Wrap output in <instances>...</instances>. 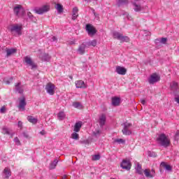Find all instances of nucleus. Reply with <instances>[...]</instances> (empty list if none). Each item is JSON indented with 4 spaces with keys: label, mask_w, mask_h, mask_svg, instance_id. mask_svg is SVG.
<instances>
[{
    "label": "nucleus",
    "mask_w": 179,
    "mask_h": 179,
    "mask_svg": "<svg viewBox=\"0 0 179 179\" xmlns=\"http://www.w3.org/2000/svg\"><path fill=\"white\" fill-rule=\"evenodd\" d=\"M157 141L159 142V145L164 148H169V146H170V139H169L164 134H161L157 138Z\"/></svg>",
    "instance_id": "obj_1"
},
{
    "label": "nucleus",
    "mask_w": 179,
    "mask_h": 179,
    "mask_svg": "<svg viewBox=\"0 0 179 179\" xmlns=\"http://www.w3.org/2000/svg\"><path fill=\"white\" fill-rule=\"evenodd\" d=\"M122 125L123 127V129L122 130L123 135H126V136L132 135V131H131L132 123L125 122Z\"/></svg>",
    "instance_id": "obj_2"
},
{
    "label": "nucleus",
    "mask_w": 179,
    "mask_h": 179,
    "mask_svg": "<svg viewBox=\"0 0 179 179\" xmlns=\"http://www.w3.org/2000/svg\"><path fill=\"white\" fill-rule=\"evenodd\" d=\"M113 38H117V40H120L121 43H128V41H129V38L128 36H125L122 35V34L117 31L113 32Z\"/></svg>",
    "instance_id": "obj_3"
},
{
    "label": "nucleus",
    "mask_w": 179,
    "mask_h": 179,
    "mask_svg": "<svg viewBox=\"0 0 179 179\" xmlns=\"http://www.w3.org/2000/svg\"><path fill=\"white\" fill-rule=\"evenodd\" d=\"M49 10L50 6L48 5H44L42 7L36 8L34 9V12H35V13H37V15H43V13H46V12H48Z\"/></svg>",
    "instance_id": "obj_4"
},
{
    "label": "nucleus",
    "mask_w": 179,
    "mask_h": 179,
    "mask_svg": "<svg viewBox=\"0 0 179 179\" xmlns=\"http://www.w3.org/2000/svg\"><path fill=\"white\" fill-rule=\"evenodd\" d=\"M55 85L51 83H48L45 86V90L48 94H50V96H53L55 93Z\"/></svg>",
    "instance_id": "obj_5"
},
{
    "label": "nucleus",
    "mask_w": 179,
    "mask_h": 179,
    "mask_svg": "<svg viewBox=\"0 0 179 179\" xmlns=\"http://www.w3.org/2000/svg\"><path fill=\"white\" fill-rule=\"evenodd\" d=\"M159 80H160V76L156 73L152 74L148 78V83L150 85H155V83H157Z\"/></svg>",
    "instance_id": "obj_6"
},
{
    "label": "nucleus",
    "mask_w": 179,
    "mask_h": 179,
    "mask_svg": "<svg viewBox=\"0 0 179 179\" xmlns=\"http://www.w3.org/2000/svg\"><path fill=\"white\" fill-rule=\"evenodd\" d=\"M23 28L22 27V25L15 24L12 25L10 27V31L11 33H13V31H15L18 36H22V29Z\"/></svg>",
    "instance_id": "obj_7"
},
{
    "label": "nucleus",
    "mask_w": 179,
    "mask_h": 179,
    "mask_svg": "<svg viewBox=\"0 0 179 179\" xmlns=\"http://www.w3.org/2000/svg\"><path fill=\"white\" fill-rule=\"evenodd\" d=\"M132 164H131V162L129 160L127 159H123L121 164L120 167L124 170H131Z\"/></svg>",
    "instance_id": "obj_8"
},
{
    "label": "nucleus",
    "mask_w": 179,
    "mask_h": 179,
    "mask_svg": "<svg viewBox=\"0 0 179 179\" xmlns=\"http://www.w3.org/2000/svg\"><path fill=\"white\" fill-rule=\"evenodd\" d=\"M85 29L89 36H94L95 34L97 33V30H96L95 28H94V27L90 24H86Z\"/></svg>",
    "instance_id": "obj_9"
},
{
    "label": "nucleus",
    "mask_w": 179,
    "mask_h": 179,
    "mask_svg": "<svg viewBox=\"0 0 179 179\" xmlns=\"http://www.w3.org/2000/svg\"><path fill=\"white\" fill-rule=\"evenodd\" d=\"M87 47V45L85 43H83L81 45L78 46V48L77 50V52L80 54V55H83L85 52H86V48Z\"/></svg>",
    "instance_id": "obj_10"
},
{
    "label": "nucleus",
    "mask_w": 179,
    "mask_h": 179,
    "mask_svg": "<svg viewBox=\"0 0 179 179\" xmlns=\"http://www.w3.org/2000/svg\"><path fill=\"white\" fill-rule=\"evenodd\" d=\"M24 62L27 65H29V66H31V69H36L37 68V65L34 64L33 60L29 57H24Z\"/></svg>",
    "instance_id": "obj_11"
},
{
    "label": "nucleus",
    "mask_w": 179,
    "mask_h": 179,
    "mask_svg": "<svg viewBox=\"0 0 179 179\" xmlns=\"http://www.w3.org/2000/svg\"><path fill=\"white\" fill-rule=\"evenodd\" d=\"M26 106H27V103L26 102V98L22 97V99H20V104L18 105V108L24 111L26 110Z\"/></svg>",
    "instance_id": "obj_12"
},
{
    "label": "nucleus",
    "mask_w": 179,
    "mask_h": 179,
    "mask_svg": "<svg viewBox=\"0 0 179 179\" xmlns=\"http://www.w3.org/2000/svg\"><path fill=\"white\" fill-rule=\"evenodd\" d=\"M76 87H77V89H86L87 85L85 83V81L80 80L76 81Z\"/></svg>",
    "instance_id": "obj_13"
},
{
    "label": "nucleus",
    "mask_w": 179,
    "mask_h": 179,
    "mask_svg": "<svg viewBox=\"0 0 179 179\" xmlns=\"http://www.w3.org/2000/svg\"><path fill=\"white\" fill-rule=\"evenodd\" d=\"M115 72L118 73V75H126L127 74V69L122 67L121 66H117Z\"/></svg>",
    "instance_id": "obj_14"
},
{
    "label": "nucleus",
    "mask_w": 179,
    "mask_h": 179,
    "mask_svg": "<svg viewBox=\"0 0 179 179\" xmlns=\"http://www.w3.org/2000/svg\"><path fill=\"white\" fill-rule=\"evenodd\" d=\"M10 176H12V171H10V169L6 167L3 171V177H4L5 179H9Z\"/></svg>",
    "instance_id": "obj_15"
},
{
    "label": "nucleus",
    "mask_w": 179,
    "mask_h": 179,
    "mask_svg": "<svg viewBox=\"0 0 179 179\" xmlns=\"http://www.w3.org/2000/svg\"><path fill=\"white\" fill-rule=\"evenodd\" d=\"M121 104V98L117 96L112 97V106L117 107Z\"/></svg>",
    "instance_id": "obj_16"
},
{
    "label": "nucleus",
    "mask_w": 179,
    "mask_h": 179,
    "mask_svg": "<svg viewBox=\"0 0 179 179\" xmlns=\"http://www.w3.org/2000/svg\"><path fill=\"white\" fill-rule=\"evenodd\" d=\"M107 120V117H106L105 114H102L100 117H99V124L101 128H103V127L104 125H106V121Z\"/></svg>",
    "instance_id": "obj_17"
},
{
    "label": "nucleus",
    "mask_w": 179,
    "mask_h": 179,
    "mask_svg": "<svg viewBox=\"0 0 179 179\" xmlns=\"http://www.w3.org/2000/svg\"><path fill=\"white\" fill-rule=\"evenodd\" d=\"M159 167L160 169H165L167 171H171L173 170V167L164 162H161Z\"/></svg>",
    "instance_id": "obj_18"
},
{
    "label": "nucleus",
    "mask_w": 179,
    "mask_h": 179,
    "mask_svg": "<svg viewBox=\"0 0 179 179\" xmlns=\"http://www.w3.org/2000/svg\"><path fill=\"white\" fill-rule=\"evenodd\" d=\"M21 10H23V6H22V5L17 4L13 8V12H14L15 16H19V13H20Z\"/></svg>",
    "instance_id": "obj_19"
},
{
    "label": "nucleus",
    "mask_w": 179,
    "mask_h": 179,
    "mask_svg": "<svg viewBox=\"0 0 179 179\" xmlns=\"http://www.w3.org/2000/svg\"><path fill=\"white\" fill-rule=\"evenodd\" d=\"M82 125H83V122L78 121L74 125L73 131L74 132H79L80 129L82 128Z\"/></svg>",
    "instance_id": "obj_20"
},
{
    "label": "nucleus",
    "mask_w": 179,
    "mask_h": 179,
    "mask_svg": "<svg viewBox=\"0 0 179 179\" xmlns=\"http://www.w3.org/2000/svg\"><path fill=\"white\" fill-rule=\"evenodd\" d=\"M15 90L20 94H23V85H22V83H17L15 85Z\"/></svg>",
    "instance_id": "obj_21"
},
{
    "label": "nucleus",
    "mask_w": 179,
    "mask_h": 179,
    "mask_svg": "<svg viewBox=\"0 0 179 179\" xmlns=\"http://www.w3.org/2000/svg\"><path fill=\"white\" fill-rule=\"evenodd\" d=\"M17 50L15 48L9 49L8 48H6V52L7 57H10V55H13V54H16Z\"/></svg>",
    "instance_id": "obj_22"
},
{
    "label": "nucleus",
    "mask_w": 179,
    "mask_h": 179,
    "mask_svg": "<svg viewBox=\"0 0 179 179\" xmlns=\"http://www.w3.org/2000/svg\"><path fill=\"white\" fill-rule=\"evenodd\" d=\"M39 58L41 61L48 62L51 57L47 53H42L39 55Z\"/></svg>",
    "instance_id": "obj_23"
},
{
    "label": "nucleus",
    "mask_w": 179,
    "mask_h": 179,
    "mask_svg": "<svg viewBox=\"0 0 179 179\" xmlns=\"http://www.w3.org/2000/svg\"><path fill=\"white\" fill-rule=\"evenodd\" d=\"M78 12H79V9H78V7H74L73 8L72 20H76V19L78 18V16H79V14H78Z\"/></svg>",
    "instance_id": "obj_24"
},
{
    "label": "nucleus",
    "mask_w": 179,
    "mask_h": 179,
    "mask_svg": "<svg viewBox=\"0 0 179 179\" xmlns=\"http://www.w3.org/2000/svg\"><path fill=\"white\" fill-rule=\"evenodd\" d=\"M133 6H134V10L135 12H141V10H143V7L136 3H133Z\"/></svg>",
    "instance_id": "obj_25"
},
{
    "label": "nucleus",
    "mask_w": 179,
    "mask_h": 179,
    "mask_svg": "<svg viewBox=\"0 0 179 179\" xmlns=\"http://www.w3.org/2000/svg\"><path fill=\"white\" fill-rule=\"evenodd\" d=\"M58 159H55L52 162L50 163V170H54L55 167H57V165L58 164Z\"/></svg>",
    "instance_id": "obj_26"
},
{
    "label": "nucleus",
    "mask_w": 179,
    "mask_h": 179,
    "mask_svg": "<svg viewBox=\"0 0 179 179\" xmlns=\"http://www.w3.org/2000/svg\"><path fill=\"white\" fill-rule=\"evenodd\" d=\"M27 118L29 122H31V124H37V121H38L37 118H36L31 115L28 116Z\"/></svg>",
    "instance_id": "obj_27"
},
{
    "label": "nucleus",
    "mask_w": 179,
    "mask_h": 179,
    "mask_svg": "<svg viewBox=\"0 0 179 179\" xmlns=\"http://www.w3.org/2000/svg\"><path fill=\"white\" fill-rule=\"evenodd\" d=\"M123 5H128V0H117V6L120 8V6H122Z\"/></svg>",
    "instance_id": "obj_28"
},
{
    "label": "nucleus",
    "mask_w": 179,
    "mask_h": 179,
    "mask_svg": "<svg viewBox=\"0 0 179 179\" xmlns=\"http://www.w3.org/2000/svg\"><path fill=\"white\" fill-rule=\"evenodd\" d=\"M55 8L57 9L58 13H62V12H64V6H62V5L60 3H57Z\"/></svg>",
    "instance_id": "obj_29"
},
{
    "label": "nucleus",
    "mask_w": 179,
    "mask_h": 179,
    "mask_svg": "<svg viewBox=\"0 0 179 179\" xmlns=\"http://www.w3.org/2000/svg\"><path fill=\"white\" fill-rule=\"evenodd\" d=\"M136 170L138 174H143V171L142 170V165H141V164L137 163Z\"/></svg>",
    "instance_id": "obj_30"
},
{
    "label": "nucleus",
    "mask_w": 179,
    "mask_h": 179,
    "mask_svg": "<svg viewBox=\"0 0 179 179\" xmlns=\"http://www.w3.org/2000/svg\"><path fill=\"white\" fill-rule=\"evenodd\" d=\"M144 174L147 178H153V175L150 173L149 169H145Z\"/></svg>",
    "instance_id": "obj_31"
},
{
    "label": "nucleus",
    "mask_w": 179,
    "mask_h": 179,
    "mask_svg": "<svg viewBox=\"0 0 179 179\" xmlns=\"http://www.w3.org/2000/svg\"><path fill=\"white\" fill-rule=\"evenodd\" d=\"M171 90H178V83L172 82L170 85Z\"/></svg>",
    "instance_id": "obj_32"
},
{
    "label": "nucleus",
    "mask_w": 179,
    "mask_h": 179,
    "mask_svg": "<svg viewBox=\"0 0 179 179\" xmlns=\"http://www.w3.org/2000/svg\"><path fill=\"white\" fill-rule=\"evenodd\" d=\"M87 45L90 47V45H92V47H96L97 45V41L96 39H94L88 43H87Z\"/></svg>",
    "instance_id": "obj_33"
},
{
    "label": "nucleus",
    "mask_w": 179,
    "mask_h": 179,
    "mask_svg": "<svg viewBox=\"0 0 179 179\" xmlns=\"http://www.w3.org/2000/svg\"><path fill=\"white\" fill-rule=\"evenodd\" d=\"M57 117L59 118V120L60 121H62L64 120H65V113L64 112H59L58 114H57Z\"/></svg>",
    "instance_id": "obj_34"
},
{
    "label": "nucleus",
    "mask_w": 179,
    "mask_h": 179,
    "mask_svg": "<svg viewBox=\"0 0 179 179\" xmlns=\"http://www.w3.org/2000/svg\"><path fill=\"white\" fill-rule=\"evenodd\" d=\"M71 138L74 139L75 141H79V134L78 133H76V131L73 132L71 134Z\"/></svg>",
    "instance_id": "obj_35"
},
{
    "label": "nucleus",
    "mask_w": 179,
    "mask_h": 179,
    "mask_svg": "<svg viewBox=\"0 0 179 179\" xmlns=\"http://www.w3.org/2000/svg\"><path fill=\"white\" fill-rule=\"evenodd\" d=\"M27 16H28L29 19H30L32 22H36V17H34V15L33 14H31V13L28 12Z\"/></svg>",
    "instance_id": "obj_36"
},
{
    "label": "nucleus",
    "mask_w": 179,
    "mask_h": 179,
    "mask_svg": "<svg viewBox=\"0 0 179 179\" xmlns=\"http://www.w3.org/2000/svg\"><path fill=\"white\" fill-rule=\"evenodd\" d=\"M148 156H150V157H157V154H156V152H155L148 151Z\"/></svg>",
    "instance_id": "obj_37"
},
{
    "label": "nucleus",
    "mask_w": 179,
    "mask_h": 179,
    "mask_svg": "<svg viewBox=\"0 0 179 179\" xmlns=\"http://www.w3.org/2000/svg\"><path fill=\"white\" fill-rule=\"evenodd\" d=\"M73 106L75 107V108H80V107H82V104H80L79 102H73Z\"/></svg>",
    "instance_id": "obj_38"
},
{
    "label": "nucleus",
    "mask_w": 179,
    "mask_h": 179,
    "mask_svg": "<svg viewBox=\"0 0 179 179\" xmlns=\"http://www.w3.org/2000/svg\"><path fill=\"white\" fill-rule=\"evenodd\" d=\"M100 155H94L92 156V160H93L94 162H96L97 160H99L100 159Z\"/></svg>",
    "instance_id": "obj_39"
},
{
    "label": "nucleus",
    "mask_w": 179,
    "mask_h": 179,
    "mask_svg": "<svg viewBox=\"0 0 179 179\" xmlns=\"http://www.w3.org/2000/svg\"><path fill=\"white\" fill-rule=\"evenodd\" d=\"M115 142L116 143H120V144H121V143H125V140H124V139H122V138H117V139H115Z\"/></svg>",
    "instance_id": "obj_40"
},
{
    "label": "nucleus",
    "mask_w": 179,
    "mask_h": 179,
    "mask_svg": "<svg viewBox=\"0 0 179 179\" xmlns=\"http://www.w3.org/2000/svg\"><path fill=\"white\" fill-rule=\"evenodd\" d=\"M175 142H178L179 141V131L178 130L176 133L175 137H174Z\"/></svg>",
    "instance_id": "obj_41"
},
{
    "label": "nucleus",
    "mask_w": 179,
    "mask_h": 179,
    "mask_svg": "<svg viewBox=\"0 0 179 179\" xmlns=\"http://www.w3.org/2000/svg\"><path fill=\"white\" fill-rule=\"evenodd\" d=\"M94 136H100V134H101V131L100 130H96L93 132Z\"/></svg>",
    "instance_id": "obj_42"
},
{
    "label": "nucleus",
    "mask_w": 179,
    "mask_h": 179,
    "mask_svg": "<svg viewBox=\"0 0 179 179\" xmlns=\"http://www.w3.org/2000/svg\"><path fill=\"white\" fill-rule=\"evenodd\" d=\"M13 77H10L9 80H5L4 83L6 85H10V83L13 82Z\"/></svg>",
    "instance_id": "obj_43"
},
{
    "label": "nucleus",
    "mask_w": 179,
    "mask_h": 179,
    "mask_svg": "<svg viewBox=\"0 0 179 179\" xmlns=\"http://www.w3.org/2000/svg\"><path fill=\"white\" fill-rule=\"evenodd\" d=\"M3 133L6 135H10V132L9 131V129L6 128L3 129Z\"/></svg>",
    "instance_id": "obj_44"
},
{
    "label": "nucleus",
    "mask_w": 179,
    "mask_h": 179,
    "mask_svg": "<svg viewBox=\"0 0 179 179\" xmlns=\"http://www.w3.org/2000/svg\"><path fill=\"white\" fill-rule=\"evenodd\" d=\"M6 111V108H5V106H2L0 109V113H1V114H5Z\"/></svg>",
    "instance_id": "obj_45"
},
{
    "label": "nucleus",
    "mask_w": 179,
    "mask_h": 179,
    "mask_svg": "<svg viewBox=\"0 0 179 179\" xmlns=\"http://www.w3.org/2000/svg\"><path fill=\"white\" fill-rule=\"evenodd\" d=\"M14 141L15 142V143H17V145H20V140H19V138H17V137H15V138H14Z\"/></svg>",
    "instance_id": "obj_46"
},
{
    "label": "nucleus",
    "mask_w": 179,
    "mask_h": 179,
    "mask_svg": "<svg viewBox=\"0 0 179 179\" xmlns=\"http://www.w3.org/2000/svg\"><path fill=\"white\" fill-rule=\"evenodd\" d=\"M161 43L162 44H166V43H167V38H161Z\"/></svg>",
    "instance_id": "obj_47"
},
{
    "label": "nucleus",
    "mask_w": 179,
    "mask_h": 179,
    "mask_svg": "<svg viewBox=\"0 0 179 179\" xmlns=\"http://www.w3.org/2000/svg\"><path fill=\"white\" fill-rule=\"evenodd\" d=\"M18 127L20 128V129L23 128V122H22V121H18Z\"/></svg>",
    "instance_id": "obj_48"
},
{
    "label": "nucleus",
    "mask_w": 179,
    "mask_h": 179,
    "mask_svg": "<svg viewBox=\"0 0 179 179\" xmlns=\"http://www.w3.org/2000/svg\"><path fill=\"white\" fill-rule=\"evenodd\" d=\"M150 173L152 174V178L155 177V174L156 173V172L155 171V169H152L151 171H150Z\"/></svg>",
    "instance_id": "obj_49"
},
{
    "label": "nucleus",
    "mask_w": 179,
    "mask_h": 179,
    "mask_svg": "<svg viewBox=\"0 0 179 179\" xmlns=\"http://www.w3.org/2000/svg\"><path fill=\"white\" fill-rule=\"evenodd\" d=\"M141 102L143 106H145V104H146V101L145 99H141Z\"/></svg>",
    "instance_id": "obj_50"
},
{
    "label": "nucleus",
    "mask_w": 179,
    "mask_h": 179,
    "mask_svg": "<svg viewBox=\"0 0 179 179\" xmlns=\"http://www.w3.org/2000/svg\"><path fill=\"white\" fill-rule=\"evenodd\" d=\"M22 135H23V136H24V138H29V134H27V133H26V132H24L23 134H22Z\"/></svg>",
    "instance_id": "obj_51"
},
{
    "label": "nucleus",
    "mask_w": 179,
    "mask_h": 179,
    "mask_svg": "<svg viewBox=\"0 0 179 179\" xmlns=\"http://www.w3.org/2000/svg\"><path fill=\"white\" fill-rule=\"evenodd\" d=\"M155 43H156V44H159V43H162V41H161V39L157 38V39H155Z\"/></svg>",
    "instance_id": "obj_52"
},
{
    "label": "nucleus",
    "mask_w": 179,
    "mask_h": 179,
    "mask_svg": "<svg viewBox=\"0 0 179 179\" xmlns=\"http://www.w3.org/2000/svg\"><path fill=\"white\" fill-rule=\"evenodd\" d=\"M52 41H57V37L52 36Z\"/></svg>",
    "instance_id": "obj_53"
},
{
    "label": "nucleus",
    "mask_w": 179,
    "mask_h": 179,
    "mask_svg": "<svg viewBox=\"0 0 179 179\" xmlns=\"http://www.w3.org/2000/svg\"><path fill=\"white\" fill-rule=\"evenodd\" d=\"M41 135H45V131L44 130H42L41 132H40Z\"/></svg>",
    "instance_id": "obj_54"
},
{
    "label": "nucleus",
    "mask_w": 179,
    "mask_h": 179,
    "mask_svg": "<svg viewBox=\"0 0 179 179\" xmlns=\"http://www.w3.org/2000/svg\"><path fill=\"white\" fill-rule=\"evenodd\" d=\"M123 15H125L127 16V17H128V16H129L128 13H123Z\"/></svg>",
    "instance_id": "obj_55"
},
{
    "label": "nucleus",
    "mask_w": 179,
    "mask_h": 179,
    "mask_svg": "<svg viewBox=\"0 0 179 179\" xmlns=\"http://www.w3.org/2000/svg\"><path fill=\"white\" fill-rule=\"evenodd\" d=\"M70 44H71V45L75 44V41H71V42H70Z\"/></svg>",
    "instance_id": "obj_56"
},
{
    "label": "nucleus",
    "mask_w": 179,
    "mask_h": 179,
    "mask_svg": "<svg viewBox=\"0 0 179 179\" xmlns=\"http://www.w3.org/2000/svg\"><path fill=\"white\" fill-rule=\"evenodd\" d=\"M83 143H89V141H83Z\"/></svg>",
    "instance_id": "obj_57"
},
{
    "label": "nucleus",
    "mask_w": 179,
    "mask_h": 179,
    "mask_svg": "<svg viewBox=\"0 0 179 179\" xmlns=\"http://www.w3.org/2000/svg\"><path fill=\"white\" fill-rule=\"evenodd\" d=\"M66 176L64 175L63 177H62V179H66Z\"/></svg>",
    "instance_id": "obj_58"
},
{
    "label": "nucleus",
    "mask_w": 179,
    "mask_h": 179,
    "mask_svg": "<svg viewBox=\"0 0 179 179\" xmlns=\"http://www.w3.org/2000/svg\"><path fill=\"white\" fill-rule=\"evenodd\" d=\"M71 79H72V77H70Z\"/></svg>",
    "instance_id": "obj_59"
},
{
    "label": "nucleus",
    "mask_w": 179,
    "mask_h": 179,
    "mask_svg": "<svg viewBox=\"0 0 179 179\" xmlns=\"http://www.w3.org/2000/svg\"><path fill=\"white\" fill-rule=\"evenodd\" d=\"M135 1H139V0H135Z\"/></svg>",
    "instance_id": "obj_60"
}]
</instances>
